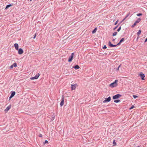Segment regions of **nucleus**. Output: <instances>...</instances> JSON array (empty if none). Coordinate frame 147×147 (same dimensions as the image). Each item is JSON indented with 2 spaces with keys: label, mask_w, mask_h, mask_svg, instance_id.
<instances>
[{
  "label": "nucleus",
  "mask_w": 147,
  "mask_h": 147,
  "mask_svg": "<svg viewBox=\"0 0 147 147\" xmlns=\"http://www.w3.org/2000/svg\"><path fill=\"white\" fill-rule=\"evenodd\" d=\"M118 81V80H115L113 82L109 84V86L112 88L116 86L117 85V82Z\"/></svg>",
  "instance_id": "obj_1"
},
{
  "label": "nucleus",
  "mask_w": 147,
  "mask_h": 147,
  "mask_svg": "<svg viewBox=\"0 0 147 147\" xmlns=\"http://www.w3.org/2000/svg\"><path fill=\"white\" fill-rule=\"evenodd\" d=\"M121 42H119L117 45H113L111 44L110 41H109V45L110 47H116L117 45H120Z\"/></svg>",
  "instance_id": "obj_2"
},
{
  "label": "nucleus",
  "mask_w": 147,
  "mask_h": 147,
  "mask_svg": "<svg viewBox=\"0 0 147 147\" xmlns=\"http://www.w3.org/2000/svg\"><path fill=\"white\" fill-rule=\"evenodd\" d=\"M121 96V95L119 94H117L115 96H113V99L114 100L120 97Z\"/></svg>",
  "instance_id": "obj_3"
},
{
  "label": "nucleus",
  "mask_w": 147,
  "mask_h": 147,
  "mask_svg": "<svg viewBox=\"0 0 147 147\" xmlns=\"http://www.w3.org/2000/svg\"><path fill=\"white\" fill-rule=\"evenodd\" d=\"M40 76L39 73H38L34 77H31L30 79L31 80L37 79Z\"/></svg>",
  "instance_id": "obj_4"
},
{
  "label": "nucleus",
  "mask_w": 147,
  "mask_h": 147,
  "mask_svg": "<svg viewBox=\"0 0 147 147\" xmlns=\"http://www.w3.org/2000/svg\"><path fill=\"white\" fill-rule=\"evenodd\" d=\"M78 85L77 84H71V90H73L75 89L76 87Z\"/></svg>",
  "instance_id": "obj_5"
},
{
  "label": "nucleus",
  "mask_w": 147,
  "mask_h": 147,
  "mask_svg": "<svg viewBox=\"0 0 147 147\" xmlns=\"http://www.w3.org/2000/svg\"><path fill=\"white\" fill-rule=\"evenodd\" d=\"M74 53H71V56L69 57V59H68V62H71L72 61V60L73 59V56L74 55Z\"/></svg>",
  "instance_id": "obj_6"
},
{
  "label": "nucleus",
  "mask_w": 147,
  "mask_h": 147,
  "mask_svg": "<svg viewBox=\"0 0 147 147\" xmlns=\"http://www.w3.org/2000/svg\"><path fill=\"white\" fill-rule=\"evenodd\" d=\"M111 100V98L110 96L108 97V98H105V100H104L103 102L105 103L106 102H108L110 101Z\"/></svg>",
  "instance_id": "obj_7"
},
{
  "label": "nucleus",
  "mask_w": 147,
  "mask_h": 147,
  "mask_svg": "<svg viewBox=\"0 0 147 147\" xmlns=\"http://www.w3.org/2000/svg\"><path fill=\"white\" fill-rule=\"evenodd\" d=\"M64 99L63 96L62 97L61 101L60 103V106H63L64 105Z\"/></svg>",
  "instance_id": "obj_8"
},
{
  "label": "nucleus",
  "mask_w": 147,
  "mask_h": 147,
  "mask_svg": "<svg viewBox=\"0 0 147 147\" xmlns=\"http://www.w3.org/2000/svg\"><path fill=\"white\" fill-rule=\"evenodd\" d=\"M11 107V105H9V106H8V107H7L6 109H5V111L7 112L10 109Z\"/></svg>",
  "instance_id": "obj_9"
},
{
  "label": "nucleus",
  "mask_w": 147,
  "mask_h": 147,
  "mask_svg": "<svg viewBox=\"0 0 147 147\" xmlns=\"http://www.w3.org/2000/svg\"><path fill=\"white\" fill-rule=\"evenodd\" d=\"M18 50V53L19 54L21 55L23 53V50L22 49L20 48Z\"/></svg>",
  "instance_id": "obj_10"
},
{
  "label": "nucleus",
  "mask_w": 147,
  "mask_h": 147,
  "mask_svg": "<svg viewBox=\"0 0 147 147\" xmlns=\"http://www.w3.org/2000/svg\"><path fill=\"white\" fill-rule=\"evenodd\" d=\"M140 76L142 80H144V78L145 77L144 74H143L141 72L140 74Z\"/></svg>",
  "instance_id": "obj_11"
},
{
  "label": "nucleus",
  "mask_w": 147,
  "mask_h": 147,
  "mask_svg": "<svg viewBox=\"0 0 147 147\" xmlns=\"http://www.w3.org/2000/svg\"><path fill=\"white\" fill-rule=\"evenodd\" d=\"M14 46L16 49L18 50V45L17 43H15L14 44Z\"/></svg>",
  "instance_id": "obj_12"
},
{
  "label": "nucleus",
  "mask_w": 147,
  "mask_h": 147,
  "mask_svg": "<svg viewBox=\"0 0 147 147\" xmlns=\"http://www.w3.org/2000/svg\"><path fill=\"white\" fill-rule=\"evenodd\" d=\"M16 92L15 91H11V96L13 97L15 94Z\"/></svg>",
  "instance_id": "obj_13"
},
{
  "label": "nucleus",
  "mask_w": 147,
  "mask_h": 147,
  "mask_svg": "<svg viewBox=\"0 0 147 147\" xmlns=\"http://www.w3.org/2000/svg\"><path fill=\"white\" fill-rule=\"evenodd\" d=\"M73 67L74 68L76 69H79L80 68V67L78 65H76L74 67Z\"/></svg>",
  "instance_id": "obj_14"
},
{
  "label": "nucleus",
  "mask_w": 147,
  "mask_h": 147,
  "mask_svg": "<svg viewBox=\"0 0 147 147\" xmlns=\"http://www.w3.org/2000/svg\"><path fill=\"white\" fill-rule=\"evenodd\" d=\"M141 20V19L140 18H139L135 22L136 24L140 22Z\"/></svg>",
  "instance_id": "obj_15"
},
{
  "label": "nucleus",
  "mask_w": 147,
  "mask_h": 147,
  "mask_svg": "<svg viewBox=\"0 0 147 147\" xmlns=\"http://www.w3.org/2000/svg\"><path fill=\"white\" fill-rule=\"evenodd\" d=\"M97 30V28H95L92 31V34L95 33L96 31Z\"/></svg>",
  "instance_id": "obj_16"
},
{
  "label": "nucleus",
  "mask_w": 147,
  "mask_h": 147,
  "mask_svg": "<svg viewBox=\"0 0 147 147\" xmlns=\"http://www.w3.org/2000/svg\"><path fill=\"white\" fill-rule=\"evenodd\" d=\"M141 33V31L140 30H139L138 32L137 33V34L138 36H139L140 34Z\"/></svg>",
  "instance_id": "obj_17"
},
{
  "label": "nucleus",
  "mask_w": 147,
  "mask_h": 147,
  "mask_svg": "<svg viewBox=\"0 0 147 147\" xmlns=\"http://www.w3.org/2000/svg\"><path fill=\"white\" fill-rule=\"evenodd\" d=\"M12 6V5L11 4H9L8 5L6 6V7L5 9H7L10 7Z\"/></svg>",
  "instance_id": "obj_18"
},
{
  "label": "nucleus",
  "mask_w": 147,
  "mask_h": 147,
  "mask_svg": "<svg viewBox=\"0 0 147 147\" xmlns=\"http://www.w3.org/2000/svg\"><path fill=\"white\" fill-rule=\"evenodd\" d=\"M125 38H122L120 41V42H123Z\"/></svg>",
  "instance_id": "obj_19"
},
{
  "label": "nucleus",
  "mask_w": 147,
  "mask_h": 147,
  "mask_svg": "<svg viewBox=\"0 0 147 147\" xmlns=\"http://www.w3.org/2000/svg\"><path fill=\"white\" fill-rule=\"evenodd\" d=\"M114 102L115 103H118L120 102V100H115L114 101Z\"/></svg>",
  "instance_id": "obj_20"
},
{
  "label": "nucleus",
  "mask_w": 147,
  "mask_h": 147,
  "mask_svg": "<svg viewBox=\"0 0 147 147\" xmlns=\"http://www.w3.org/2000/svg\"><path fill=\"white\" fill-rule=\"evenodd\" d=\"M117 32H115L113 33V36H115L117 34Z\"/></svg>",
  "instance_id": "obj_21"
},
{
  "label": "nucleus",
  "mask_w": 147,
  "mask_h": 147,
  "mask_svg": "<svg viewBox=\"0 0 147 147\" xmlns=\"http://www.w3.org/2000/svg\"><path fill=\"white\" fill-rule=\"evenodd\" d=\"M13 67H16L17 66V63H14L13 65Z\"/></svg>",
  "instance_id": "obj_22"
},
{
  "label": "nucleus",
  "mask_w": 147,
  "mask_h": 147,
  "mask_svg": "<svg viewBox=\"0 0 147 147\" xmlns=\"http://www.w3.org/2000/svg\"><path fill=\"white\" fill-rule=\"evenodd\" d=\"M142 15V14L141 13H138L137 14V16H140Z\"/></svg>",
  "instance_id": "obj_23"
},
{
  "label": "nucleus",
  "mask_w": 147,
  "mask_h": 147,
  "mask_svg": "<svg viewBox=\"0 0 147 147\" xmlns=\"http://www.w3.org/2000/svg\"><path fill=\"white\" fill-rule=\"evenodd\" d=\"M133 97L134 98H137L138 97V96L134 95H133Z\"/></svg>",
  "instance_id": "obj_24"
},
{
  "label": "nucleus",
  "mask_w": 147,
  "mask_h": 147,
  "mask_svg": "<svg viewBox=\"0 0 147 147\" xmlns=\"http://www.w3.org/2000/svg\"><path fill=\"white\" fill-rule=\"evenodd\" d=\"M48 141L47 140H45L44 142H43V144H46V143H48Z\"/></svg>",
  "instance_id": "obj_25"
},
{
  "label": "nucleus",
  "mask_w": 147,
  "mask_h": 147,
  "mask_svg": "<svg viewBox=\"0 0 147 147\" xmlns=\"http://www.w3.org/2000/svg\"><path fill=\"white\" fill-rule=\"evenodd\" d=\"M136 23L135 22L134 23V24L131 27H134L135 26H136Z\"/></svg>",
  "instance_id": "obj_26"
},
{
  "label": "nucleus",
  "mask_w": 147,
  "mask_h": 147,
  "mask_svg": "<svg viewBox=\"0 0 147 147\" xmlns=\"http://www.w3.org/2000/svg\"><path fill=\"white\" fill-rule=\"evenodd\" d=\"M119 24L118 25H117V26L115 27L114 28H113V30H115L117 28V27H118L119 25V24Z\"/></svg>",
  "instance_id": "obj_27"
},
{
  "label": "nucleus",
  "mask_w": 147,
  "mask_h": 147,
  "mask_svg": "<svg viewBox=\"0 0 147 147\" xmlns=\"http://www.w3.org/2000/svg\"><path fill=\"white\" fill-rule=\"evenodd\" d=\"M121 29V27L120 26L117 30V31L119 32Z\"/></svg>",
  "instance_id": "obj_28"
},
{
  "label": "nucleus",
  "mask_w": 147,
  "mask_h": 147,
  "mask_svg": "<svg viewBox=\"0 0 147 147\" xmlns=\"http://www.w3.org/2000/svg\"><path fill=\"white\" fill-rule=\"evenodd\" d=\"M134 107V106H133V105H132V106L131 107H130V108L129 109L130 110H131V109H133Z\"/></svg>",
  "instance_id": "obj_29"
},
{
  "label": "nucleus",
  "mask_w": 147,
  "mask_h": 147,
  "mask_svg": "<svg viewBox=\"0 0 147 147\" xmlns=\"http://www.w3.org/2000/svg\"><path fill=\"white\" fill-rule=\"evenodd\" d=\"M106 48H107V47L105 45V46L102 48L103 49H105Z\"/></svg>",
  "instance_id": "obj_30"
},
{
  "label": "nucleus",
  "mask_w": 147,
  "mask_h": 147,
  "mask_svg": "<svg viewBox=\"0 0 147 147\" xmlns=\"http://www.w3.org/2000/svg\"><path fill=\"white\" fill-rule=\"evenodd\" d=\"M113 144H114V145L115 146L116 145V142H115V141L114 140L113 141Z\"/></svg>",
  "instance_id": "obj_31"
},
{
  "label": "nucleus",
  "mask_w": 147,
  "mask_h": 147,
  "mask_svg": "<svg viewBox=\"0 0 147 147\" xmlns=\"http://www.w3.org/2000/svg\"><path fill=\"white\" fill-rule=\"evenodd\" d=\"M121 66V65H119V66L117 68V71L118 70H119V67Z\"/></svg>",
  "instance_id": "obj_32"
},
{
  "label": "nucleus",
  "mask_w": 147,
  "mask_h": 147,
  "mask_svg": "<svg viewBox=\"0 0 147 147\" xmlns=\"http://www.w3.org/2000/svg\"><path fill=\"white\" fill-rule=\"evenodd\" d=\"M125 19L126 18H125L123 19V20L119 24H120L122 22H123Z\"/></svg>",
  "instance_id": "obj_33"
},
{
  "label": "nucleus",
  "mask_w": 147,
  "mask_h": 147,
  "mask_svg": "<svg viewBox=\"0 0 147 147\" xmlns=\"http://www.w3.org/2000/svg\"><path fill=\"white\" fill-rule=\"evenodd\" d=\"M129 14H127L126 16H125V18H126L128 17V16H129Z\"/></svg>",
  "instance_id": "obj_34"
},
{
  "label": "nucleus",
  "mask_w": 147,
  "mask_h": 147,
  "mask_svg": "<svg viewBox=\"0 0 147 147\" xmlns=\"http://www.w3.org/2000/svg\"><path fill=\"white\" fill-rule=\"evenodd\" d=\"M118 20H117L115 22V25H116L117 23H118Z\"/></svg>",
  "instance_id": "obj_35"
},
{
  "label": "nucleus",
  "mask_w": 147,
  "mask_h": 147,
  "mask_svg": "<svg viewBox=\"0 0 147 147\" xmlns=\"http://www.w3.org/2000/svg\"><path fill=\"white\" fill-rule=\"evenodd\" d=\"M36 34H35V35H34V37H33V38L34 39L35 38H36Z\"/></svg>",
  "instance_id": "obj_36"
},
{
  "label": "nucleus",
  "mask_w": 147,
  "mask_h": 147,
  "mask_svg": "<svg viewBox=\"0 0 147 147\" xmlns=\"http://www.w3.org/2000/svg\"><path fill=\"white\" fill-rule=\"evenodd\" d=\"M13 65H11V66H10V68L12 69L13 68Z\"/></svg>",
  "instance_id": "obj_37"
},
{
  "label": "nucleus",
  "mask_w": 147,
  "mask_h": 147,
  "mask_svg": "<svg viewBox=\"0 0 147 147\" xmlns=\"http://www.w3.org/2000/svg\"><path fill=\"white\" fill-rule=\"evenodd\" d=\"M12 97H13V96H11V95H10V97H9V100H10V99H11V98H12Z\"/></svg>",
  "instance_id": "obj_38"
},
{
  "label": "nucleus",
  "mask_w": 147,
  "mask_h": 147,
  "mask_svg": "<svg viewBox=\"0 0 147 147\" xmlns=\"http://www.w3.org/2000/svg\"><path fill=\"white\" fill-rule=\"evenodd\" d=\"M39 137H42V134H40L39 135Z\"/></svg>",
  "instance_id": "obj_39"
},
{
  "label": "nucleus",
  "mask_w": 147,
  "mask_h": 147,
  "mask_svg": "<svg viewBox=\"0 0 147 147\" xmlns=\"http://www.w3.org/2000/svg\"><path fill=\"white\" fill-rule=\"evenodd\" d=\"M147 41V38L145 39V40L144 41V42H146Z\"/></svg>",
  "instance_id": "obj_40"
},
{
  "label": "nucleus",
  "mask_w": 147,
  "mask_h": 147,
  "mask_svg": "<svg viewBox=\"0 0 147 147\" xmlns=\"http://www.w3.org/2000/svg\"><path fill=\"white\" fill-rule=\"evenodd\" d=\"M115 40V39H113V41H114Z\"/></svg>",
  "instance_id": "obj_41"
},
{
  "label": "nucleus",
  "mask_w": 147,
  "mask_h": 147,
  "mask_svg": "<svg viewBox=\"0 0 147 147\" xmlns=\"http://www.w3.org/2000/svg\"><path fill=\"white\" fill-rule=\"evenodd\" d=\"M134 147H139V146H135Z\"/></svg>",
  "instance_id": "obj_42"
},
{
  "label": "nucleus",
  "mask_w": 147,
  "mask_h": 147,
  "mask_svg": "<svg viewBox=\"0 0 147 147\" xmlns=\"http://www.w3.org/2000/svg\"><path fill=\"white\" fill-rule=\"evenodd\" d=\"M139 38V36H138V38H137V39H138V38Z\"/></svg>",
  "instance_id": "obj_43"
},
{
  "label": "nucleus",
  "mask_w": 147,
  "mask_h": 147,
  "mask_svg": "<svg viewBox=\"0 0 147 147\" xmlns=\"http://www.w3.org/2000/svg\"><path fill=\"white\" fill-rule=\"evenodd\" d=\"M32 0H30V1H31Z\"/></svg>",
  "instance_id": "obj_44"
}]
</instances>
